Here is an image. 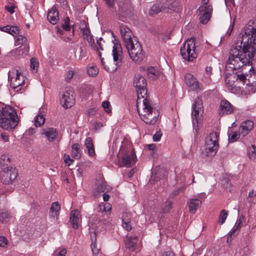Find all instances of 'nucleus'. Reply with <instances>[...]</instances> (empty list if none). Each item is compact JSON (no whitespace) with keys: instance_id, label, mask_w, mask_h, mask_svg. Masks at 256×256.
Returning a JSON list of instances; mask_svg holds the SVG:
<instances>
[{"instance_id":"79ce46f5","label":"nucleus","mask_w":256,"mask_h":256,"mask_svg":"<svg viewBox=\"0 0 256 256\" xmlns=\"http://www.w3.org/2000/svg\"><path fill=\"white\" fill-rule=\"evenodd\" d=\"M27 41V38L22 35L18 36L15 42L16 45H22L24 44Z\"/></svg>"},{"instance_id":"20e7f679","label":"nucleus","mask_w":256,"mask_h":256,"mask_svg":"<svg viewBox=\"0 0 256 256\" xmlns=\"http://www.w3.org/2000/svg\"><path fill=\"white\" fill-rule=\"evenodd\" d=\"M130 58L136 63H140L144 57L142 46L138 38L125 46Z\"/></svg>"},{"instance_id":"338daca9","label":"nucleus","mask_w":256,"mask_h":256,"mask_svg":"<svg viewBox=\"0 0 256 256\" xmlns=\"http://www.w3.org/2000/svg\"><path fill=\"white\" fill-rule=\"evenodd\" d=\"M66 252V250L65 248L61 250L57 256H65Z\"/></svg>"},{"instance_id":"2f4dec72","label":"nucleus","mask_w":256,"mask_h":256,"mask_svg":"<svg viewBox=\"0 0 256 256\" xmlns=\"http://www.w3.org/2000/svg\"><path fill=\"white\" fill-rule=\"evenodd\" d=\"M72 154L74 158L78 160L80 158V146L78 144H74L72 146Z\"/></svg>"},{"instance_id":"b1692460","label":"nucleus","mask_w":256,"mask_h":256,"mask_svg":"<svg viewBox=\"0 0 256 256\" xmlns=\"http://www.w3.org/2000/svg\"><path fill=\"white\" fill-rule=\"evenodd\" d=\"M136 236L126 238L125 240V245L126 248L132 251L134 250L136 244Z\"/></svg>"},{"instance_id":"39448f33","label":"nucleus","mask_w":256,"mask_h":256,"mask_svg":"<svg viewBox=\"0 0 256 256\" xmlns=\"http://www.w3.org/2000/svg\"><path fill=\"white\" fill-rule=\"evenodd\" d=\"M123 52L120 44L118 40H116L114 42V46L112 47V56L114 61L116 62V67L110 68V66L105 64L104 58H102V54L99 52L98 56H100L101 60V64L104 66V68L108 72H114L117 68L120 66L123 56Z\"/></svg>"},{"instance_id":"412c9836","label":"nucleus","mask_w":256,"mask_h":256,"mask_svg":"<svg viewBox=\"0 0 256 256\" xmlns=\"http://www.w3.org/2000/svg\"><path fill=\"white\" fill-rule=\"evenodd\" d=\"M70 222L74 228H78L81 222L80 212L77 210H72L70 213Z\"/></svg>"},{"instance_id":"f704fd0d","label":"nucleus","mask_w":256,"mask_h":256,"mask_svg":"<svg viewBox=\"0 0 256 256\" xmlns=\"http://www.w3.org/2000/svg\"><path fill=\"white\" fill-rule=\"evenodd\" d=\"M87 72L89 76H95L98 73V69L95 66H89L87 68Z\"/></svg>"},{"instance_id":"09e8293b","label":"nucleus","mask_w":256,"mask_h":256,"mask_svg":"<svg viewBox=\"0 0 256 256\" xmlns=\"http://www.w3.org/2000/svg\"><path fill=\"white\" fill-rule=\"evenodd\" d=\"M70 18H66L64 20V24H62L63 28L66 31H69L70 30V26L69 24Z\"/></svg>"},{"instance_id":"3c124183","label":"nucleus","mask_w":256,"mask_h":256,"mask_svg":"<svg viewBox=\"0 0 256 256\" xmlns=\"http://www.w3.org/2000/svg\"><path fill=\"white\" fill-rule=\"evenodd\" d=\"M110 103L108 101H104L102 103V106L105 110V111L109 113L111 112L110 109Z\"/></svg>"},{"instance_id":"f03ea898","label":"nucleus","mask_w":256,"mask_h":256,"mask_svg":"<svg viewBox=\"0 0 256 256\" xmlns=\"http://www.w3.org/2000/svg\"><path fill=\"white\" fill-rule=\"evenodd\" d=\"M134 84L137 92L136 108L140 119L146 124L153 125L156 124L160 116L158 109L152 106V102L147 99L146 79L140 74H136Z\"/></svg>"},{"instance_id":"ea45409f","label":"nucleus","mask_w":256,"mask_h":256,"mask_svg":"<svg viewBox=\"0 0 256 256\" xmlns=\"http://www.w3.org/2000/svg\"><path fill=\"white\" fill-rule=\"evenodd\" d=\"M10 158L6 154H3L0 160V163L2 165V167H4V166H8V164L10 163Z\"/></svg>"},{"instance_id":"1a4fd4ad","label":"nucleus","mask_w":256,"mask_h":256,"mask_svg":"<svg viewBox=\"0 0 256 256\" xmlns=\"http://www.w3.org/2000/svg\"><path fill=\"white\" fill-rule=\"evenodd\" d=\"M212 12V6L208 4V0H202L201 5L197 10L201 23L206 24L210 20Z\"/></svg>"},{"instance_id":"a18cd8bd","label":"nucleus","mask_w":256,"mask_h":256,"mask_svg":"<svg viewBox=\"0 0 256 256\" xmlns=\"http://www.w3.org/2000/svg\"><path fill=\"white\" fill-rule=\"evenodd\" d=\"M22 49L20 46L11 52V54L14 56L18 58L22 54Z\"/></svg>"},{"instance_id":"7c9ffc66","label":"nucleus","mask_w":256,"mask_h":256,"mask_svg":"<svg viewBox=\"0 0 256 256\" xmlns=\"http://www.w3.org/2000/svg\"><path fill=\"white\" fill-rule=\"evenodd\" d=\"M162 12L160 4V2L154 4L149 10L148 14L150 16H152L157 14L159 12Z\"/></svg>"},{"instance_id":"c9c22d12","label":"nucleus","mask_w":256,"mask_h":256,"mask_svg":"<svg viewBox=\"0 0 256 256\" xmlns=\"http://www.w3.org/2000/svg\"><path fill=\"white\" fill-rule=\"evenodd\" d=\"M99 206L100 210L108 212V214L110 213L112 206L109 203L101 204Z\"/></svg>"},{"instance_id":"0e129e2a","label":"nucleus","mask_w":256,"mask_h":256,"mask_svg":"<svg viewBox=\"0 0 256 256\" xmlns=\"http://www.w3.org/2000/svg\"><path fill=\"white\" fill-rule=\"evenodd\" d=\"M205 72L208 75H210L212 74V68L210 66H206L205 68Z\"/></svg>"},{"instance_id":"37998d69","label":"nucleus","mask_w":256,"mask_h":256,"mask_svg":"<svg viewBox=\"0 0 256 256\" xmlns=\"http://www.w3.org/2000/svg\"><path fill=\"white\" fill-rule=\"evenodd\" d=\"M172 203L170 200H166L162 206V211L163 212H168L172 208Z\"/></svg>"},{"instance_id":"4be33fe9","label":"nucleus","mask_w":256,"mask_h":256,"mask_svg":"<svg viewBox=\"0 0 256 256\" xmlns=\"http://www.w3.org/2000/svg\"><path fill=\"white\" fill-rule=\"evenodd\" d=\"M90 236L91 238V249L94 256H97L100 253V248L96 243V231H90Z\"/></svg>"},{"instance_id":"603ef678","label":"nucleus","mask_w":256,"mask_h":256,"mask_svg":"<svg viewBox=\"0 0 256 256\" xmlns=\"http://www.w3.org/2000/svg\"><path fill=\"white\" fill-rule=\"evenodd\" d=\"M102 38H99V40H97L96 42V44H97V50L99 52H100V50H103V44H102Z\"/></svg>"},{"instance_id":"de8ad7c7","label":"nucleus","mask_w":256,"mask_h":256,"mask_svg":"<svg viewBox=\"0 0 256 256\" xmlns=\"http://www.w3.org/2000/svg\"><path fill=\"white\" fill-rule=\"evenodd\" d=\"M8 240L6 237L0 236V246L5 248L8 246Z\"/></svg>"},{"instance_id":"8fccbe9b","label":"nucleus","mask_w":256,"mask_h":256,"mask_svg":"<svg viewBox=\"0 0 256 256\" xmlns=\"http://www.w3.org/2000/svg\"><path fill=\"white\" fill-rule=\"evenodd\" d=\"M20 32V30L18 27L16 26H12V28L10 29V34L13 36H17Z\"/></svg>"},{"instance_id":"13d9d810","label":"nucleus","mask_w":256,"mask_h":256,"mask_svg":"<svg viewBox=\"0 0 256 256\" xmlns=\"http://www.w3.org/2000/svg\"><path fill=\"white\" fill-rule=\"evenodd\" d=\"M88 23L84 20H80L79 24V28L80 30L88 28Z\"/></svg>"},{"instance_id":"cd10ccee","label":"nucleus","mask_w":256,"mask_h":256,"mask_svg":"<svg viewBox=\"0 0 256 256\" xmlns=\"http://www.w3.org/2000/svg\"><path fill=\"white\" fill-rule=\"evenodd\" d=\"M82 34V37L84 40H88V42L90 43L92 46L94 44V40L93 38V36L90 35V31L88 27V28L84 29L81 30Z\"/></svg>"},{"instance_id":"4468645a","label":"nucleus","mask_w":256,"mask_h":256,"mask_svg":"<svg viewBox=\"0 0 256 256\" xmlns=\"http://www.w3.org/2000/svg\"><path fill=\"white\" fill-rule=\"evenodd\" d=\"M75 102L74 92L72 90L66 91L64 92L60 99L62 106L65 108H71Z\"/></svg>"},{"instance_id":"864d4df0","label":"nucleus","mask_w":256,"mask_h":256,"mask_svg":"<svg viewBox=\"0 0 256 256\" xmlns=\"http://www.w3.org/2000/svg\"><path fill=\"white\" fill-rule=\"evenodd\" d=\"M15 6L12 4H9L8 5L6 6V10L10 14H13L14 12Z\"/></svg>"},{"instance_id":"5701e85b","label":"nucleus","mask_w":256,"mask_h":256,"mask_svg":"<svg viewBox=\"0 0 256 256\" xmlns=\"http://www.w3.org/2000/svg\"><path fill=\"white\" fill-rule=\"evenodd\" d=\"M48 20L52 24H56L59 20V16L56 7L52 6L47 14Z\"/></svg>"},{"instance_id":"c85d7f7f","label":"nucleus","mask_w":256,"mask_h":256,"mask_svg":"<svg viewBox=\"0 0 256 256\" xmlns=\"http://www.w3.org/2000/svg\"><path fill=\"white\" fill-rule=\"evenodd\" d=\"M244 218V217L242 216L238 220H237L232 230L230 231L229 233V236H235L237 234L236 231L240 229L242 219H243Z\"/></svg>"},{"instance_id":"5fc2aeb1","label":"nucleus","mask_w":256,"mask_h":256,"mask_svg":"<svg viewBox=\"0 0 256 256\" xmlns=\"http://www.w3.org/2000/svg\"><path fill=\"white\" fill-rule=\"evenodd\" d=\"M64 162L68 166H70L74 162L72 159H71L68 155H64Z\"/></svg>"},{"instance_id":"ddd939ff","label":"nucleus","mask_w":256,"mask_h":256,"mask_svg":"<svg viewBox=\"0 0 256 256\" xmlns=\"http://www.w3.org/2000/svg\"><path fill=\"white\" fill-rule=\"evenodd\" d=\"M162 12L171 13L176 12L178 6V2L176 0H162L160 2Z\"/></svg>"},{"instance_id":"f8f14e48","label":"nucleus","mask_w":256,"mask_h":256,"mask_svg":"<svg viewBox=\"0 0 256 256\" xmlns=\"http://www.w3.org/2000/svg\"><path fill=\"white\" fill-rule=\"evenodd\" d=\"M184 80L189 90L196 91L200 90V84L191 74L188 73L185 75Z\"/></svg>"},{"instance_id":"49530a36","label":"nucleus","mask_w":256,"mask_h":256,"mask_svg":"<svg viewBox=\"0 0 256 256\" xmlns=\"http://www.w3.org/2000/svg\"><path fill=\"white\" fill-rule=\"evenodd\" d=\"M122 222H130L131 220L130 214L128 212H124L122 214Z\"/></svg>"},{"instance_id":"6ab92c4d","label":"nucleus","mask_w":256,"mask_h":256,"mask_svg":"<svg viewBox=\"0 0 256 256\" xmlns=\"http://www.w3.org/2000/svg\"><path fill=\"white\" fill-rule=\"evenodd\" d=\"M254 128V122L250 120H247L242 122L239 132L242 136H246Z\"/></svg>"},{"instance_id":"6e6552de","label":"nucleus","mask_w":256,"mask_h":256,"mask_svg":"<svg viewBox=\"0 0 256 256\" xmlns=\"http://www.w3.org/2000/svg\"><path fill=\"white\" fill-rule=\"evenodd\" d=\"M120 151L122 154L120 166L130 168L136 163V152L134 149H132L130 144L125 147L123 143L120 148Z\"/></svg>"},{"instance_id":"58836bf2","label":"nucleus","mask_w":256,"mask_h":256,"mask_svg":"<svg viewBox=\"0 0 256 256\" xmlns=\"http://www.w3.org/2000/svg\"><path fill=\"white\" fill-rule=\"evenodd\" d=\"M106 189V182L102 180L97 183V187L96 188V191L98 192H104Z\"/></svg>"},{"instance_id":"f257e3e1","label":"nucleus","mask_w":256,"mask_h":256,"mask_svg":"<svg viewBox=\"0 0 256 256\" xmlns=\"http://www.w3.org/2000/svg\"><path fill=\"white\" fill-rule=\"evenodd\" d=\"M256 55V18L247 23L241 30L240 37L232 46L226 65L232 70L242 69V73L237 75V80L247 85L256 84V74L252 62Z\"/></svg>"},{"instance_id":"680f3d73","label":"nucleus","mask_w":256,"mask_h":256,"mask_svg":"<svg viewBox=\"0 0 256 256\" xmlns=\"http://www.w3.org/2000/svg\"><path fill=\"white\" fill-rule=\"evenodd\" d=\"M0 137L4 142H8L9 140V136L6 132H3L0 134Z\"/></svg>"},{"instance_id":"c756f323","label":"nucleus","mask_w":256,"mask_h":256,"mask_svg":"<svg viewBox=\"0 0 256 256\" xmlns=\"http://www.w3.org/2000/svg\"><path fill=\"white\" fill-rule=\"evenodd\" d=\"M146 73L148 77L152 79H156L160 75L159 71L154 67L148 68Z\"/></svg>"},{"instance_id":"bb28decb","label":"nucleus","mask_w":256,"mask_h":256,"mask_svg":"<svg viewBox=\"0 0 256 256\" xmlns=\"http://www.w3.org/2000/svg\"><path fill=\"white\" fill-rule=\"evenodd\" d=\"M85 145L87 148L88 154L90 156H94L96 154L94 146L92 143V139L90 138H88L85 140Z\"/></svg>"},{"instance_id":"4d7b16f0","label":"nucleus","mask_w":256,"mask_h":256,"mask_svg":"<svg viewBox=\"0 0 256 256\" xmlns=\"http://www.w3.org/2000/svg\"><path fill=\"white\" fill-rule=\"evenodd\" d=\"M162 133L160 131L157 132L153 136V140L154 142H158L160 140Z\"/></svg>"},{"instance_id":"e2e57ef3","label":"nucleus","mask_w":256,"mask_h":256,"mask_svg":"<svg viewBox=\"0 0 256 256\" xmlns=\"http://www.w3.org/2000/svg\"><path fill=\"white\" fill-rule=\"evenodd\" d=\"M109 7L112 8L114 4L115 0H104Z\"/></svg>"},{"instance_id":"dca6fc26","label":"nucleus","mask_w":256,"mask_h":256,"mask_svg":"<svg viewBox=\"0 0 256 256\" xmlns=\"http://www.w3.org/2000/svg\"><path fill=\"white\" fill-rule=\"evenodd\" d=\"M41 134L49 142H53L58 138V132L56 128L48 127L43 128Z\"/></svg>"},{"instance_id":"f3484780","label":"nucleus","mask_w":256,"mask_h":256,"mask_svg":"<svg viewBox=\"0 0 256 256\" xmlns=\"http://www.w3.org/2000/svg\"><path fill=\"white\" fill-rule=\"evenodd\" d=\"M60 206L58 202L52 203L48 214L51 222L56 223L60 215Z\"/></svg>"},{"instance_id":"423d86ee","label":"nucleus","mask_w":256,"mask_h":256,"mask_svg":"<svg viewBox=\"0 0 256 256\" xmlns=\"http://www.w3.org/2000/svg\"><path fill=\"white\" fill-rule=\"evenodd\" d=\"M195 49L194 38L188 39L180 47V55L184 60L188 62H192L197 57V54Z\"/></svg>"},{"instance_id":"0eeeda50","label":"nucleus","mask_w":256,"mask_h":256,"mask_svg":"<svg viewBox=\"0 0 256 256\" xmlns=\"http://www.w3.org/2000/svg\"><path fill=\"white\" fill-rule=\"evenodd\" d=\"M219 134L218 132H212L206 138L202 153L207 156H214L218 149Z\"/></svg>"},{"instance_id":"a19ab883","label":"nucleus","mask_w":256,"mask_h":256,"mask_svg":"<svg viewBox=\"0 0 256 256\" xmlns=\"http://www.w3.org/2000/svg\"><path fill=\"white\" fill-rule=\"evenodd\" d=\"M10 214L8 212H4L0 213V221L4 223L8 222L10 219Z\"/></svg>"},{"instance_id":"6e6d98bb","label":"nucleus","mask_w":256,"mask_h":256,"mask_svg":"<svg viewBox=\"0 0 256 256\" xmlns=\"http://www.w3.org/2000/svg\"><path fill=\"white\" fill-rule=\"evenodd\" d=\"M74 75V72L73 70H68L66 74V81L70 82L72 78Z\"/></svg>"},{"instance_id":"bf43d9fd","label":"nucleus","mask_w":256,"mask_h":256,"mask_svg":"<svg viewBox=\"0 0 256 256\" xmlns=\"http://www.w3.org/2000/svg\"><path fill=\"white\" fill-rule=\"evenodd\" d=\"M12 26L8 25L5 26L0 27V30L1 31L7 32L8 34H10V29L12 28Z\"/></svg>"},{"instance_id":"473e14b6","label":"nucleus","mask_w":256,"mask_h":256,"mask_svg":"<svg viewBox=\"0 0 256 256\" xmlns=\"http://www.w3.org/2000/svg\"><path fill=\"white\" fill-rule=\"evenodd\" d=\"M247 154L250 160L256 158V146L254 144H250L248 147Z\"/></svg>"},{"instance_id":"052dcab7","label":"nucleus","mask_w":256,"mask_h":256,"mask_svg":"<svg viewBox=\"0 0 256 256\" xmlns=\"http://www.w3.org/2000/svg\"><path fill=\"white\" fill-rule=\"evenodd\" d=\"M122 226L124 229H126L128 231H129L132 229V226L130 224V222H122Z\"/></svg>"},{"instance_id":"a878e982","label":"nucleus","mask_w":256,"mask_h":256,"mask_svg":"<svg viewBox=\"0 0 256 256\" xmlns=\"http://www.w3.org/2000/svg\"><path fill=\"white\" fill-rule=\"evenodd\" d=\"M85 145L87 148L88 154L90 156H94L96 154L94 146L92 143V139L90 138H88L85 140Z\"/></svg>"},{"instance_id":"69168bd1","label":"nucleus","mask_w":256,"mask_h":256,"mask_svg":"<svg viewBox=\"0 0 256 256\" xmlns=\"http://www.w3.org/2000/svg\"><path fill=\"white\" fill-rule=\"evenodd\" d=\"M233 28H234V24L230 25L228 30L226 32V35L228 36H229L230 35V34L233 30Z\"/></svg>"},{"instance_id":"4c0bfd02","label":"nucleus","mask_w":256,"mask_h":256,"mask_svg":"<svg viewBox=\"0 0 256 256\" xmlns=\"http://www.w3.org/2000/svg\"><path fill=\"white\" fill-rule=\"evenodd\" d=\"M240 133L238 134L236 132H232L228 134V141L230 142H234L238 140L240 136Z\"/></svg>"},{"instance_id":"393cba45","label":"nucleus","mask_w":256,"mask_h":256,"mask_svg":"<svg viewBox=\"0 0 256 256\" xmlns=\"http://www.w3.org/2000/svg\"><path fill=\"white\" fill-rule=\"evenodd\" d=\"M202 202L198 198L190 199L188 204L189 210L192 214L196 212L197 208L201 205Z\"/></svg>"},{"instance_id":"72a5a7b5","label":"nucleus","mask_w":256,"mask_h":256,"mask_svg":"<svg viewBox=\"0 0 256 256\" xmlns=\"http://www.w3.org/2000/svg\"><path fill=\"white\" fill-rule=\"evenodd\" d=\"M45 122V118L41 113L38 114L34 118V125L36 127L42 126Z\"/></svg>"},{"instance_id":"2eb2a0df","label":"nucleus","mask_w":256,"mask_h":256,"mask_svg":"<svg viewBox=\"0 0 256 256\" xmlns=\"http://www.w3.org/2000/svg\"><path fill=\"white\" fill-rule=\"evenodd\" d=\"M120 32L124 46L131 42L134 38H137L133 36L131 30L125 26H120Z\"/></svg>"},{"instance_id":"774afa93","label":"nucleus","mask_w":256,"mask_h":256,"mask_svg":"<svg viewBox=\"0 0 256 256\" xmlns=\"http://www.w3.org/2000/svg\"><path fill=\"white\" fill-rule=\"evenodd\" d=\"M162 256H175V255L172 252H166L162 254Z\"/></svg>"},{"instance_id":"7ed1b4c3","label":"nucleus","mask_w":256,"mask_h":256,"mask_svg":"<svg viewBox=\"0 0 256 256\" xmlns=\"http://www.w3.org/2000/svg\"><path fill=\"white\" fill-rule=\"evenodd\" d=\"M18 124L16 110L10 106L2 108L0 113V127L4 130L14 128Z\"/></svg>"},{"instance_id":"aec40b11","label":"nucleus","mask_w":256,"mask_h":256,"mask_svg":"<svg viewBox=\"0 0 256 256\" xmlns=\"http://www.w3.org/2000/svg\"><path fill=\"white\" fill-rule=\"evenodd\" d=\"M220 114L227 115L231 114L234 112L233 106L228 100H222L220 106Z\"/></svg>"},{"instance_id":"e433bc0d","label":"nucleus","mask_w":256,"mask_h":256,"mask_svg":"<svg viewBox=\"0 0 256 256\" xmlns=\"http://www.w3.org/2000/svg\"><path fill=\"white\" fill-rule=\"evenodd\" d=\"M228 216V213L224 210H222L219 216V223L220 224H222L226 220L227 217Z\"/></svg>"},{"instance_id":"a211bd4d","label":"nucleus","mask_w":256,"mask_h":256,"mask_svg":"<svg viewBox=\"0 0 256 256\" xmlns=\"http://www.w3.org/2000/svg\"><path fill=\"white\" fill-rule=\"evenodd\" d=\"M10 86L16 89L22 86L24 82V77L18 70H16V76L9 78Z\"/></svg>"},{"instance_id":"c03bdc74","label":"nucleus","mask_w":256,"mask_h":256,"mask_svg":"<svg viewBox=\"0 0 256 256\" xmlns=\"http://www.w3.org/2000/svg\"><path fill=\"white\" fill-rule=\"evenodd\" d=\"M39 66L38 60L36 58H32L30 60V68L34 71H36Z\"/></svg>"},{"instance_id":"9b49d317","label":"nucleus","mask_w":256,"mask_h":256,"mask_svg":"<svg viewBox=\"0 0 256 256\" xmlns=\"http://www.w3.org/2000/svg\"><path fill=\"white\" fill-rule=\"evenodd\" d=\"M16 176L17 173L12 168L4 166V167H2L0 178L2 183L10 184L16 178Z\"/></svg>"},{"instance_id":"9d476101","label":"nucleus","mask_w":256,"mask_h":256,"mask_svg":"<svg viewBox=\"0 0 256 256\" xmlns=\"http://www.w3.org/2000/svg\"><path fill=\"white\" fill-rule=\"evenodd\" d=\"M203 111L202 100L199 98H197L192 106V119L194 126L198 125L201 120Z\"/></svg>"}]
</instances>
